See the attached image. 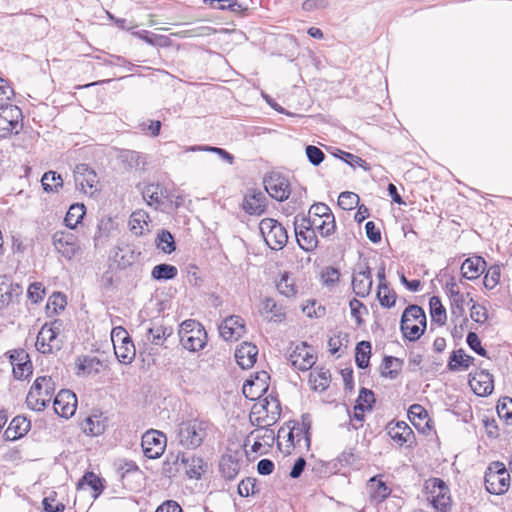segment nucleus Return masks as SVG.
I'll return each instance as SVG.
<instances>
[{
  "label": "nucleus",
  "instance_id": "obj_1",
  "mask_svg": "<svg viewBox=\"0 0 512 512\" xmlns=\"http://www.w3.org/2000/svg\"><path fill=\"white\" fill-rule=\"evenodd\" d=\"M55 392V383L50 376H40L32 384L27 397V406L35 411H42L50 403Z\"/></svg>",
  "mask_w": 512,
  "mask_h": 512
},
{
  "label": "nucleus",
  "instance_id": "obj_2",
  "mask_svg": "<svg viewBox=\"0 0 512 512\" xmlns=\"http://www.w3.org/2000/svg\"><path fill=\"white\" fill-rule=\"evenodd\" d=\"M208 423L199 420L185 421L179 424L176 431L178 443L188 449L199 447L207 435Z\"/></svg>",
  "mask_w": 512,
  "mask_h": 512
},
{
  "label": "nucleus",
  "instance_id": "obj_3",
  "mask_svg": "<svg viewBox=\"0 0 512 512\" xmlns=\"http://www.w3.org/2000/svg\"><path fill=\"white\" fill-rule=\"evenodd\" d=\"M401 331L410 341L418 340L426 328V315L417 305L408 306L401 317Z\"/></svg>",
  "mask_w": 512,
  "mask_h": 512
},
{
  "label": "nucleus",
  "instance_id": "obj_4",
  "mask_svg": "<svg viewBox=\"0 0 512 512\" xmlns=\"http://www.w3.org/2000/svg\"><path fill=\"white\" fill-rule=\"evenodd\" d=\"M179 336L182 346L192 352L203 349L207 342V333L204 327L193 319L182 322Z\"/></svg>",
  "mask_w": 512,
  "mask_h": 512
},
{
  "label": "nucleus",
  "instance_id": "obj_5",
  "mask_svg": "<svg viewBox=\"0 0 512 512\" xmlns=\"http://www.w3.org/2000/svg\"><path fill=\"white\" fill-rule=\"evenodd\" d=\"M510 486V475L502 462H493L485 473L486 490L495 495L505 493Z\"/></svg>",
  "mask_w": 512,
  "mask_h": 512
},
{
  "label": "nucleus",
  "instance_id": "obj_6",
  "mask_svg": "<svg viewBox=\"0 0 512 512\" xmlns=\"http://www.w3.org/2000/svg\"><path fill=\"white\" fill-rule=\"evenodd\" d=\"M265 243L273 250H281L288 241V234L281 223L272 218H264L259 223Z\"/></svg>",
  "mask_w": 512,
  "mask_h": 512
},
{
  "label": "nucleus",
  "instance_id": "obj_7",
  "mask_svg": "<svg viewBox=\"0 0 512 512\" xmlns=\"http://www.w3.org/2000/svg\"><path fill=\"white\" fill-rule=\"evenodd\" d=\"M61 329V323L54 321L50 324L46 323L42 326L36 339V349L42 354H50L61 349V340L58 335Z\"/></svg>",
  "mask_w": 512,
  "mask_h": 512
},
{
  "label": "nucleus",
  "instance_id": "obj_8",
  "mask_svg": "<svg viewBox=\"0 0 512 512\" xmlns=\"http://www.w3.org/2000/svg\"><path fill=\"white\" fill-rule=\"evenodd\" d=\"M281 412L280 403L277 399L267 398L258 409L254 406L252 415L250 416L253 425L271 426L279 418Z\"/></svg>",
  "mask_w": 512,
  "mask_h": 512
},
{
  "label": "nucleus",
  "instance_id": "obj_9",
  "mask_svg": "<svg viewBox=\"0 0 512 512\" xmlns=\"http://www.w3.org/2000/svg\"><path fill=\"white\" fill-rule=\"evenodd\" d=\"M74 181L77 189L85 194L93 195L98 191L99 178L87 164H78L74 169Z\"/></svg>",
  "mask_w": 512,
  "mask_h": 512
},
{
  "label": "nucleus",
  "instance_id": "obj_10",
  "mask_svg": "<svg viewBox=\"0 0 512 512\" xmlns=\"http://www.w3.org/2000/svg\"><path fill=\"white\" fill-rule=\"evenodd\" d=\"M166 436L158 430H149L142 435L141 446L144 455L149 459L159 458L166 448Z\"/></svg>",
  "mask_w": 512,
  "mask_h": 512
},
{
  "label": "nucleus",
  "instance_id": "obj_11",
  "mask_svg": "<svg viewBox=\"0 0 512 512\" xmlns=\"http://www.w3.org/2000/svg\"><path fill=\"white\" fill-rule=\"evenodd\" d=\"M427 488L429 489L430 494L428 499L431 501L433 507L438 512H448L451 505V499L449 496V488L445 482L439 478H434L430 480Z\"/></svg>",
  "mask_w": 512,
  "mask_h": 512
},
{
  "label": "nucleus",
  "instance_id": "obj_12",
  "mask_svg": "<svg viewBox=\"0 0 512 512\" xmlns=\"http://www.w3.org/2000/svg\"><path fill=\"white\" fill-rule=\"evenodd\" d=\"M174 458L173 464L175 471L183 469L185 474L191 479H199L205 471V464L200 457L186 453H178Z\"/></svg>",
  "mask_w": 512,
  "mask_h": 512
},
{
  "label": "nucleus",
  "instance_id": "obj_13",
  "mask_svg": "<svg viewBox=\"0 0 512 512\" xmlns=\"http://www.w3.org/2000/svg\"><path fill=\"white\" fill-rule=\"evenodd\" d=\"M54 248L63 257L70 260L79 250L77 237L71 232L57 231L52 236Z\"/></svg>",
  "mask_w": 512,
  "mask_h": 512
},
{
  "label": "nucleus",
  "instance_id": "obj_14",
  "mask_svg": "<svg viewBox=\"0 0 512 512\" xmlns=\"http://www.w3.org/2000/svg\"><path fill=\"white\" fill-rule=\"evenodd\" d=\"M295 235L298 245L305 251H313L318 246V239L309 220L305 217L301 218V221H295Z\"/></svg>",
  "mask_w": 512,
  "mask_h": 512
},
{
  "label": "nucleus",
  "instance_id": "obj_15",
  "mask_svg": "<svg viewBox=\"0 0 512 512\" xmlns=\"http://www.w3.org/2000/svg\"><path fill=\"white\" fill-rule=\"evenodd\" d=\"M266 192L277 201H284L290 195L289 182L277 173H272L264 178Z\"/></svg>",
  "mask_w": 512,
  "mask_h": 512
},
{
  "label": "nucleus",
  "instance_id": "obj_16",
  "mask_svg": "<svg viewBox=\"0 0 512 512\" xmlns=\"http://www.w3.org/2000/svg\"><path fill=\"white\" fill-rule=\"evenodd\" d=\"M53 405L56 414L68 419L76 411V395L70 390L63 389L55 396Z\"/></svg>",
  "mask_w": 512,
  "mask_h": 512
},
{
  "label": "nucleus",
  "instance_id": "obj_17",
  "mask_svg": "<svg viewBox=\"0 0 512 512\" xmlns=\"http://www.w3.org/2000/svg\"><path fill=\"white\" fill-rule=\"evenodd\" d=\"M288 360L293 367L301 371L309 370L315 364V357L304 342L295 346L289 353Z\"/></svg>",
  "mask_w": 512,
  "mask_h": 512
},
{
  "label": "nucleus",
  "instance_id": "obj_18",
  "mask_svg": "<svg viewBox=\"0 0 512 512\" xmlns=\"http://www.w3.org/2000/svg\"><path fill=\"white\" fill-rule=\"evenodd\" d=\"M243 210L249 215H261L266 210V196L256 189H249L243 198Z\"/></svg>",
  "mask_w": 512,
  "mask_h": 512
},
{
  "label": "nucleus",
  "instance_id": "obj_19",
  "mask_svg": "<svg viewBox=\"0 0 512 512\" xmlns=\"http://www.w3.org/2000/svg\"><path fill=\"white\" fill-rule=\"evenodd\" d=\"M245 332L244 320L240 316L227 317L219 326V333L226 341L237 340Z\"/></svg>",
  "mask_w": 512,
  "mask_h": 512
},
{
  "label": "nucleus",
  "instance_id": "obj_20",
  "mask_svg": "<svg viewBox=\"0 0 512 512\" xmlns=\"http://www.w3.org/2000/svg\"><path fill=\"white\" fill-rule=\"evenodd\" d=\"M469 385L478 396H488L493 392V376L486 370L470 374Z\"/></svg>",
  "mask_w": 512,
  "mask_h": 512
},
{
  "label": "nucleus",
  "instance_id": "obj_21",
  "mask_svg": "<svg viewBox=\"0 0 512 512\" xmlns=\"http://www.w3.org/2000/svg\"><path fill=\"white\" fill-rule=\"evenodd\" d=\"M10 363L13 366V374L17 379L28 377L32 373V364L28 353L23 350H14L10 354Z\"/></svg>",
  "mask_w": 512,
  "mask_h": 512
},
{
  "label": "nucleus",
  "instance_id": "obj_22",
  "mask_svg": "<svg viewBox=\"0 0 512 512\" xmlns=\"http://www.w3.org/2000/svg\"><path fill=\"white\" fill-rule=\"evenodd\" d=\"M269 378L266 372H260L254 379H247L242 387L244 396L250 400L258 399L268 389L266 383Z\"/></svg>",
  "mask_w": 512,
  "mask_h": 512
},
{
  "label": "nucleus",
  "instance_id": "obj_23",
  "mask_svg": "<svg viewBox=\"0 0 512 512\" xmlns=\"http://www.w3.org/2000/svg\"><path fill=\"white\" fill-rule=\"evenodd\" d=\"M372 283V276L369 267L359 270L353 274V291L359 297L364 298L370 294Z\"/></svg>",
  "mask_w": 512,
  "mask_h": 512
},
{
  "label": "nucleus",
  "instance_id": "obj_24",
  "mask_svg": "<svg viewBox=\"0 0 512 512\" xmlns=\"http://www.w3.org/2000/svg\"><path fill=\"white\" fill-rule=\"evenodd\" d=\"M257 355V346L248 342L242 343L235 351L236 361L243 369L251 368L256 362Z\"/></svg>",
  "mask_w": 512,
  "mask_h": 512
},
{
  "label": "nucleus",
  "instance_id": "obj_25",
  "mask_svg": "<svg viewBox=\"0 0 512 512\" xmlns=\"http://www.w3.org/2000/svg\"><path fill=\"white\" fill-rule=\"evenodd\" d=\"M143 199L149 206L157 208L167 198V190L160 184H147L142 190Z\"/></svg>",
  "mask_w": 512,
  "mask_h": 512
},
{
  "label": "nucleus",
  "instance_id": "obj_26",
  "mask_svg": "<svg viewBox=\"0 0 512 512\" xmlns=\"http://www.w3.org/2000/svg\"><path fill=\"white\" fill-rule=\"evenodd\" d=\"M485 264L481 257L466 259L461 266L462 276L468 280L477 279L483 273Z\"/></svg>",
  "mask_w": 512,
  "mask_h": 512
},
{
  "label": "nucleus",
  "instance_id": "obj_27",
  "mask_svg": "<svg viewBox=\"0 0 512 512\" xmlns=\"http://www.w3.org/2000/svg\"><path fill=\"white\" fill-rule=\"evenodd\" d=\"M107 427V420L102 414H93L87 417L82 423V429L87 435H101Z\"/></svg>",
  "mask_w": 512,
  "mask_h": 512
},
{
  "label": "nucleus",
  "instance_id": "obj_28",
  "mask_svg": "<svg viewBox=\"0 0 512 512\" xmlns=\"http://www.w3.org/2000/svg\"><path fill=\"white\" fill-rule=\"evenodd\" d=\"M172 334V328L162 324L152 323V326L146 329V338L154 345L161 346L167 337Z\"/></svg>",
  "mask_w": 512,
  "mask_h": 512
},
{
  "label": "nucleus",
  "instance_id": "obj_29",
  "mask_svg": "<svg viewBox=\"0 0 512 512\" xmlns=\"http://www.w3.org/2000/svg\"><path fill=\"white\" fill-rule=\"evenodd\" d=\"M149 216L143 210L135 211L131 214L129 225L131 232L136 236H141L149 231Z\"/></svg>",
  "mask_w": 512,
  "mask_h": 512
},
{
  "label": "nucleus",
  "instance_id": "obj_30",
  "mask_svg": "<svg viewBox=\"0 0 512 512\" xmlns=\"http://www.w3.org/2000/svg\"><path fill=\"white\" fill-rule=\"evenodd\" d=\"M30 429V421L24 417L17 416L10 422L5 431L7 439L15 440L25 435Z\"/></svg>",
  "mask_w": 512,
  "mask_h": 512
},
{
  "label": "nucleus",
  "instance_id": "obj_31",
  "mask_svg": "<svg viewBox=\"0 0 512 512\" xmlns=\"http://www.w3.org/2000/svg\"><path fill=\"white\" fill-rule=\"evenodd\" d=\"M387 429L391 439L400 446L405 444L412 435V430L405 422L390 423Z\"/></svg>",
  "mask_w": 512,
  "mask_h": 512
},
{
  "label": "nucleus",
  "instance_id": "obj_32",
  "mask_svg": "<svg viewBox=\"0 0 512 512\" xmlns=\"http://www.w3.org/2000/svg\"><path fill=\"white\" fill-rule=\"evenodd\" d=\"M306 220H309L311 228H313L314 231H319L323 237H328L335 231L336 225L334 216L328 215L321 218L312 217L306 218Z\"/></svg>",
  "mask_w": 512,
  "mask_h": 512
},
{
  "label": "nucleus",
  "instance_id": "obj_33",
  "mask_svg": "<svg viewBox=\"0 0 512 512\" xmlns=\"http://www.w3.org/2000/svg\"><path fill=\"white\" fill-rule=\"evenodd\" d=\"M262 315L268 321L280 322L285 316L282 306L278 305L274 299L266 298L262 303Z\"/></svg>",
  "mask_w": 512,
  "mask_h": 512
},
{
  "label": "nucleus",
  "instance_id": "obj_34",
  "mask_svg": "<svg viewBox=\"0 0 512 512\" xmlns=\"http://www.w3.org/2000/svg\"><path fill=\"white\" fill-rule=\"evenodd\" d=\"M474 357L465 354L463 349L453 351L450 356L448 368L452 371H457L460 368L466 370L473 363Z\"/></svg>",
  "mask_w": 512,
  "mask_h": 512
},
{
  "label": "nucleus",
  "instance_id": "obj_35",
  "mask_svg": "<svg viewBox=\"0 0 512 512\" xmlns=\"http://www.w3.org/2000/svg\"><path fill=\"white\" fill-rule=\"evenodd\" d=\"M114 352L117 359L123 364H130L136 355L135 346L131 339L115 344Z\"/></svg>",
  "mask_w": 512,
  "mask_h": 512
},
{
  "label": "nucleus",
  "instance_id": "obj_36",
  "mask_svg": "<svg viewBox=\"0 0 512 512\" xmlns=\"http://www.w3.org/2000/svg\"><path fill=\"white\" fill-rule=\"evenodd\" d=\"M403 365V361L393 356L384 357L381 364V375L389 379H395Z\"/></svg>",
  "mask_w": 512,
  "mask_h": 512
},
{
  "label": "nucleus",
  "instance_id": "obj_37",
  "mask_svg": "<svg viewBox=\"0 0 512 512\" xmlns=\"http://www.w3.org/2000/svg\"><path fill=\"white\" fill-rule=\"evenodd\" d=\"M430 307V315L432 322L437 323L440 326H443L447 320L446 309L442 305L440 298L437 296H433L429 300Z\"/></svg>",
  "mask_w": 512,
  "mask_h": 512
},
{
  "label": "nucleus",
  "instance_id": "obj_38",
  "mask_svg": "<svg viewBox=\"0 0 512 512\" xmlns=\"http://www.w3.org/2000/svg\"><path fill=\"white\" fill-rule=\"evenodd\" d=\"M368 489L372 499L375 501L384 500L391 492L390 488L383 481L377 479V476L372 477L368 481Z\"/></svg>",
  "mask_w": 512,
  "mask_h": 512
},
{
  "label": "nucleus",
  "instance_id": "obj_39",
  "mask_svg": "<svg viewBox=\"0 0 512 512\" xmlns=\"http://www.w3.org/2000/svg\"><path fill=\"white\" fill-rule=\"evenodd\" d=\"M85 485L89 486L94 492L93 497L96 499L103 491V483L100 477L93 472H87L78 482V488L82 489Z\"/></svg>",
  "mask_w": 512,
  "mask_h": 512
},
{
  "label": "nucleus",
  "instance_id": "obj_40",
  "mask_svg": "<svg viewBox=\"0 0 512 512\" xmlns=\"http://www.w3.org/2000/svg\"><path fill=\"white\" fill-rule=\"evenodd\" d=\"M85 213L86 210L83 204H72L64 218L65 225L70 229L76 228L83 219Z\"/></svg>",
  "mask_w": 512,
  "mask_h": 512
},
{
  "label": "nucleus",
  "instance_id": "obj_41",
  "mask_svg": "<svg viewBox=\"0 0 512 512\" xmlns=\"http://www.w3.org/2000/svg\"><path fill=\"white\" fill-rule=\"evenodd\" d=\"M135 35L147 44L156 47H169L171 46V40L168 36L158 35L151 33L147 30L138 31Z\"/></svg>",
  "mask_w": 512,
  "mask_h": 512
},
{
  "label": "nucleus",
  "instance_id": "obj_42",
  "mask_svg": "<svg viewBox=\"0 0 512 512\" xmlns=\"http://www.w3.org/2000/svg\"><path fill=\"white\" fill-rule=\"evenodd\" d=\"M408 418L411 423L417 428H421L428 423V413L425 408L420 404H413L408 410Z\"/></svg>",
  "mask_w": 512,
  "mask_h": 512
},
{
  "label": "nucleus",
  "instance_id": "obj_43",
  "mask_svg": "<svg viewBox=\"0 0 512 512\" xmlns=\"http://www.w3.org/2000/svg\"><path fill=\"white\" fill-rule=\"evenodd\" d=\"M177 274L178 270L174 265L162 263L154 266L151 277L155 280H171L174 279Z\"/></svg>",
  "mask_w": 512,
  "mask_h": 512
},
{
  "label": "nucleus",
  "instance_id": "obj_44",
  "mask_svg": "<svg viewBox=\"0 0 512 512\" xmlns=\"http://www.w3.org/2000/svg\"><path fill=\"white\" fill-rule=\"evenodd\" d=\"M41 183L46 192H58L63 186V179L55 171H48L42 176Z\"/></svg>",
  "mask_w": 512,
  "mask_h": 512
},
{
  "label": "nucleus",
  "instance_id": "obj_45",
  "mask_svg": "<svg viewBox=\"0 0 512 512\" xmlns=\"http://www.w3.org/2000/svg\"><path fill=\"white\" fill-rule=\"evenodd\" d=\"M377 298L381 306L391 308L395 305L397 296L386 282H381L378 285Z\"/></svg>",
  "mask_w": 512,
  "mask_h": 512
},
{
  "label": "nucleus",
  "instance_id": "obj_46",
  "mask_svg": "<svg viewBox=\"0 0 512 512\" xmlns=\"http://www.w3.org/2000/svg\"><path fill=\"white\" fill-rule=\"evenodd\" d=\"M371 355V344L368 341H361L356 346L355 361L359 368L368 367Z\"/></svg>",
  "mask_w": 512,
  "mask_h": 512
},
{
  "label": "nucleus",
  "instance_id": "obj_47",
  "mask_svg": "<svg viewBox=\"0 0 512 512\" xmlns=\"http://www.w3.org/2000/svg\"><path fill=\"white\" fill-rule=\"evenodd\" d=\"M0 115L1 118L13 124V127L17 129L22 112L20 108L7 102V104L0 106Z\"/></svg>",
  "mask_w": 512,
  "mask_h": 512
},
{
  "label": "nucleus",
  "instance_id": "obj_48",
  "mask_svg": "<svg viewBox=\"0 0 512 512\" xmlns=\"http://www.w3.org/2000/svg\"><path fill=\"white\" fill-rule=\"evenodd\" d=\"M186 152H199V151H206V152H212L217 155H219L222 159L227 161L229 164H233L234 157L232 154L228 153L226 150L219 148V147H212L207 145H195V146H189L185 150Z\"/></svg>",
  "mask_w": 512,
  "mask_h": 512
},
{
  "label": "nucleus",
  "instance_id": "obj_49",
  "mask_svg": "<svg viewBox=\"0 0 512 512\" xmlns=\"http://www.w3.org/2000/svg\"><path fill=\"white\" fill-rule=\"evenodd\" d=\"M123 163H126L129 169H140L146 164L145 158L138 152L125 151L120 156Z\"/></svg>",
  "mask_w": 512,
  "mask_h": 512
},
{
  "label": "nucleus",
  "instance_id": "obj_50",
  "mask_svg": "<svg viewBox=\"0 0 512 512\" xmlns=\"http://www.w3.org/2000/svg\"><path fill=\"white\" fill-rule=\"evenodd\" d=\"M257 426L259 428L255 429L248 435L247 441H249L250 438H253L254 440H259L260 442H263L266 445H271L274 442V431L272 429H269V426Z\"/></svg>",
  "mask_w": 512,
  "mask_h": 512
},
{
  "label": "nucleus",
  "instance_id": "obj_51",
  "mask_svg": "<svg viewBox=\"0 0 512 512\" xmlns=\"http://www.w3.org/2000/svg\"><path fill=\"white\" fill-rule=\"evenodd\" d=\"M375 402L374 393L366 388H362L357 398V403L354 410H360L362 412L372 409V405Z\"/></svg>",
  "mask_w": 512,
  "mask_h": 512
},
{
  "label": "nucleus",
  "instance_id": "obj_52",
  "mask_svg": "<svg viewBox=\"0 0 512 512\" xmlns=\"http://www.w3.org/2000/svg\"><path fill=\"white\" fill-rule=\"evenodd\" d=\"M101 367L102 362L96 357L85 356L82 359H79L78 368L83 373L96 374L100 371Z\"/></svg>",
  "mask_w": 512,
  "mask_h": 512
},
{
  "label": "nucleus",
  "instance_id": "obj_53",
  "mask_svg": "<svg viewBox=\"0 0 512 512\" xmlns=\"http://www.w3.org/2000/svg\"><path fill=\"white\" fill-rule=\"evenodd\" d=\"M157 247L164 253L170 254L175 250V242L172 234L169 231L163 230L158 234L156 239Z\"/></svg>",
  "mask_w": 512,
  "mask_h": 512
},
{
  "label": "nucleus",
  "instance_id": "obj_54",
  "mask_svg": "<svg viewBox=\"0 0 512 512\" xmlns=\"http://www.w3.org/2000/svg\"><path fill=\"white\" fill-rule=\"evenodd\" d=\"M220 469L226 479H234L239 472L238 463L232 457H224L220 462Z\"/></svg>",
  "mask_w": 512,
  "mask_h": 512
},
{
  "label": "nucleus",
  "instance_id": "obj_55",
  "mask_svg": "<svg viewBox=\"0 0 512 512\" xmlns=\"http://www.w3.org/2000/svg\"><path fill=\"white\" fill-rule=\"evenodd\" d=\"M359 203V197L357 194L349 191L342 192L338 197V205L343 210H352Z\"/></svg>",
  "mask_w": 512,
  "mask_h": 512
},
{
  "label": "nucleus",
  "instance_id": "obj_56",
  "mask_svg": "<svg viewBox=\"0 0 512 512\" xmlns=\"http://www.w3.org/2000/svg\"><path fill=\"white\" fill-rule=\"evenodd\" d=\"M313 383L315 390H325L329 386L330 374L328 371H320L317 373H310V380Z\"/></svg>",
  "mask_w": 512,
  "mask_h": 512
},
{
  "label": "nucleus",
  "instance_id": "obj_57",
  "mask_svg": "<svg viewBox=\"0 0 512 512\" xmlns=\"http://www.w3.org/2000/svg\"><path fill=\"white\" fill-rule=\"evenodd\" d=\"M277 289L282 295L286 297H293L297 292L293 281L287 274L282 275L281 279L277 283Z\"/></svg>",
  "mask_w": 512,
  "mask_h": 512
},
{
  "label": "nucleus",
  "instance_id": "obj_58",
  "mask_svg": "<svg viewBox=\"0 0 512 512\" xmlns=\"http://www.w3.org/2000/svg\"><path fill=\"white\" fill-rule=\"evenodd\" d=\"M341 160L349 164L351 167H362L364 170H369L370 167L366 163L365 160H363L361 157L356 156L352 153L345 152V151H339V154L337 155Z\"/></svg>",
  "mask_w": 512,
  "mask_h": 512
},
{
  "label": "nucleus",
  "instance_id": "obj_59",
  "mask_svg": "<svg viewBox=\"0 0 512 512\" xmlns=\"http://www.w3.org/2000/svg\"><path fill=\"white\" fill-rule=\"evenodd\" d=\"M305 152L309 162L314 166L320 165L325 158L323 151L314 145H308Z\"/></svg>",
  "mask_w": 512,
  "mask_h": 512
},
{
  "label": "nucleus",
  "instance_id": "obj_60",
  "mask_svg": "<svg viewBox=\"0 0 512 512\" xmlns=\"http://www.w3.org/2000/svg\"><path fill=\"white\" fill-rule=\"evenodd\" d=\"M497 413L500 418L506 420L512 418V399L508 397L501 399L497 405Z\"/></svg>",
  "mask_w": 512,
  "mask_h": 512
},
{
  "label": "nucleus",
  "instance_id": "obj_61",
  "mask_svg": "<svg viewBox=\"0 0 512 512\" xmlns=\"http://www.w3.org/2000/svg\"><path fill=\"white\" fill-rule=\"evenodd\" d=\"M256 480L254 478L243 479L238 485V494L242 497H248L255 493Z\"/></svg>",
  "mask_w": 512,
  "mask_h": 512
},
{
  "label": "nucleus",
  "instance_id": "obj_62",
  "mask_svg": "<svg viewBox=\"0 0 512 512\" xmlns=\"http://www.w3.org/2000/svg\"><path fill=\"white\" fill-rule=\"evenodd\" d=\"M328 215L334 216L333 213L331 212V209L329 208V206L324 203H316L310 207L309 216L307 218H312V217L321 218V217H325Z\"/></svg>",
  "mask_w": 512,
  "mask_h": 512
},
{
  "label": "nucleus",
  "instance_id": "obj_63",
  "mask_svg": "<svg viewBox=\"0 0 512 512\" xmlns=\"http://www.w3.org/2000/svg\"><path fill=\"white\" fill-rule=\"evenodd\" d=\"M470 317L476 323L483 324L488 318L487 310L482 305L473 304L470 309Z\"/></svg>",
  "mask_w": 512,
  "mask_h": 512
},
{
  "label": "nucleus",
  "instance_id": "obj_64",
  "mask_svg": "<svg viewBox=\"0 0 512 512\" xmlns=\"http://www.w3.org/2000/svg\"><path fill=\"white\" fill-rule=\"evenodd\" d=\"M468 346L480 356H486V350L482 347L481 341L475 332H469L467 335Z\"/></svg>",
  "mask_w": 512,
  "mask_h": 512
}]
</instances>
